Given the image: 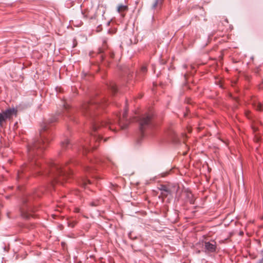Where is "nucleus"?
Masks as SVG:
<instances>
[{"label":"nucleus","mask_w":263,"mask_h":263,"mask_svg":"<svg viewBox=\"0 0 263 263\" xmlns=\"http://www.w3.org/2000/svg\"><path fill=\"white\" fill-rule=\"evenodd\" d=\"M57 116L50 118L41 125L40 138L29 143L27 146L28 163H25L17 172V179L23 177L24 173L27 172L44 177H48L50 181L61 182V177L65 178L70 175V168L58 164L53 161H49L44 165H42L41 154L51 140V135L47 133L50 124L57 121Z\"/></svg>","instance_id":"obj_1"},{"label":"nucleus","mask_w":263,"mask_h":263,"mask_svg":"<svg viewBox=\"0 0 263 263\" xmlns=\"http://www.w3.org/2000/svg\"><path fill=\"white\" fill-rule=\"evenodd\" d=\"M105 102V100L103 101L99 98L91 100L83 104L81 111L84 115L94 118L93 111L97 108H103ZM127 110L126 109L122 118L116 115L115 119H108L105 120L93 119V131L91 134V140L89 139H85L81 141L78 145H76L79 152L82 153L83 155H85L90 149L97 148L99 141L102 139V133L104 127H107L114 133L120 128H126L130 123V121L127 118Z\"/></svg>","instance_id":"obj_2"},{"label":"nucleus","mask_w":263,"mask_h":263,"mask_svg":"<svg viewBox=\"0 0 263 263\" xmlns=\"http://www.w3.org/2000/svg\"><path fill=\"white\" fill-rule=\"evenodd\" d=\"M139 128L143 134L145 129L152 128L153 126V115L151 113L146 114L138 119Z\"/></svg>","instance_id":"obj_3"},{"label":"nucleus","mask_w":263,"mask_h":263,"mask_svg":"<svg viewBox=\"0 0 263 263\" xmlns=\"http://www.w3.org/2000/svg\"><path fill=\"white\" fill-rule=\"evenodd\" d=\"M29 199L24 198L23 200V205L20 208L21 215L24 218L28 219L33 215L31 214L32 208L28 204Z\"/></svg>","instance_id":"obj_4"},{"label":"nucleus","mask_w":263,"mask_h":263,"mask_svg":"<svg viewBox=\"0 0 263 263\" xmlns=\"http://www.w3.org/2000/svg\"><path fill=\"white\" fill-rule=\"evenodd\" d=\"M16 111L14 108H10L0 113V125H2L7 119L12 118L13 115H16Z\"/></svg>","instance_id":"obj_5"},{"label":"nucleus","mask_w":263,"mask_h":263,"mask_svg":"<svg viewBox=\"0 0 263 263\" xmlns=\"http://www.w3.org/2000/svg\"><path fill=\"white\" fill-rule=\"evenodd\" d=\"M216 242L214 241L212 242H205L204 243V249L205 251L213 253L216 250Z\"/></svg>","instance_id":"obj_6"},{"label":"nucleus","mask_w":263,"mask_h":263,"mask_svg":"<svg viewBox=\"0 0 263 263\" xmlns=\"http://www.w3.org/2000/svg\"><path fill=\"white\" fill-rule=\"evenodd\" d=\"M100 160H99V159H96L95 160H90V165H86V166H84V169L85 170V171H86V172H88L89 173H91L92 172H93L95 169H93L92 168V165H93L95 163H100Z\"/></svg>","instance_id":"obj_7"},{"label":"nucleus","mask_w":263,"mask_h":263,"mask_svg":"<svg viewBox=\"0 0 263 263\" xmlns=\"http://www.w3.org/2000/svg\"><path fill=\"white\" fill-rule=\"evenodd\" d=\"M159 190L161 191V195L164 197H166L171 193L170 190L165 185H161Z\"/></svg>","instance_id":"obj_8"},{"label":"nucleus","mask_w":263,"mask_h":263,"mask_svg":"<svg viewBox=\"0 0 263 263\" xmlns=\"http://www.w3.org/2000/svg\"><path fill=\"white\" fill-rule=\"evenodd\" d=\"M128 10V6L124 5H119L117 7V11L122 17L125 15V12Z\"/></svg>","instance_id":"obj_9"},{"label":"nucleus","mask_w":263,"mask_h":263,"mask_svg":"<svg viewBox=\"0 0 263 263\" xmlns=\"http://www.w3.org/2000/svg\"><path fill=\"white\" fill-rule=\"evenodd\" d=\"M61 146L63 149H66L71 147V144L67 138L64 139L61 142Z\"/></svg>","instance_id":"obj_10"},{"label":"nucleus","mask_w":263,"mask_h":263,"mask_svg":"<svg viewBox=\"0 0 263 263\" xmlns=\"http://www.w3.org/2000/svg\"><path fill=\"white\" fill-rule=\"evenodd\" d=\"M168 135L172 138L173 141L174 142H177L179 138L178 137V136L177 135L176 133L175 132V131L173 129H170L168 132Z\"/></svg>","instance_id":"obj_11"},{"label":"nucleus","mask_w":263,"mask_h":263,"mask_svg":"<svg viewBox=\"0 0 263 263\" xmlns=\"http://www.w3.org/2000/svg\"><path fill=\"white\" fill-rule=\"evenodd\" d=\"M163 2V0H155L152 5V8L156 9L160 8Z\"/></svg>","instance_id":"obj_12"},{"label":"nucleus","mask_w":263,"mask_h":263,"mask_svg":"<svg viewBox=\"0 0 263 263\" xmlns=\"http://www.w3.org/2000/svg\"><path fill=\"white\" fill-rule=\"evenodd\" d=\"M252 105L257 110H263V105L260 102L254 101L252 103Z\"/></svg>","instance_id":"obj_13"},{"label":"nucleus","mask_w":263,"mask_h":263,"mask_svg":"<svg viewBox=\"0 0 263 263\" xmlns=\"http://www.w3.org/2000/svg\"><path fill=\"white\" fill-rule=\"evenodd\" d=\"M186 197L187 198L189 202L191 204H195V199L193 197V195L192 194V193H187Z\"/></svg>","instance_id":"obj_14"},{"label":"nucleus","mask_w":263,"mask_h":263,"mask_svg":"<svg viewBox=\"0 0 263 263\" xmlns=\"http://www.w3.org/2000/svg\"><path fill=\"white\" fill-rule=\"evenodd\" d=\"M92 184L89 179L84 178L82 180L81 184L84 188L88 187V185Z\"/></svg>","instance_id":"obj_15"},{"label":"nucleus","mask_w":263,"mask_h":263,"mask_svg":"<svg viewBox=\"0 0 263 263\" xmlns=\"http://www.w3.org/2000/svg\"><path fill=\"white\" fill-rule=\"evenodd\" d=\"M108 88L112 93H115L117 90V86L113 82L110 83L109 85L108 86Z\"/></svg>","instance_id":"obj_16"},{"label":"nucleus","mask_w":263,"mask_h":263,"mask_svg":"<svg viewBox=\"0 0 263 263\" xmlns=\"http://www.w3.org/2000/svg\"><path fill=\"white\" fill-rule=\"evenodd\" d=\"M100 204V201H92L90 203V205L92 206H97Z\"/></svg>","instance_id":"obj_17"},{"label":"nucleus","mask_w":263,"mask_h":263,"mask_svg":"<svg viewBox=\"0 0 263 263\" xmlns=\"http://www.w3.org/2000/svg\"><path fill=\"white\" fill-rule=\"evenodd\" d=\"M250 112L249 111H247L246 112V115L247 117L249 119L251 118Z\"/></svg>","instance_id":"obj_18"},{"label":"nucleus","mask_w":263,"mask_h":263,"mask_svg":"<svg viewBox=\"0 0 263 263\" xmlns=\"http://www.w3.org/2000/svg\"><path fill=\"white\" fill-rule=\"evenodd\" d=\"M147 70V68L145 66H143L142 68H141V71L142 72H145Z\"/></svg>","instance_id":"obj_19"},{"label":"nucleus","mask_w":263,"mask_h":263,"mask_svg":"<svg viewBox=\"0 0 263 263\" xmlns=\"http://www.w3.org/2000/svg\"><path fill=\"white\" fill-rule=\"evenodd\" d=\"M255 140L256 142H258L260 140V138L257 135L255 136Z\"/></svg>","instance_id":"obj_20"},{"label":"nucleus","mask_w":263,"mask_h":263,"mask_svg":"<svg viewBox=\"0 0 263 263\" xmlns=\"http://www.w3.org/2000/svg\"><path fill=\"white\" fill-rule=\"evenodd\" d=\"M252 129L254 132L258 130L257 128L256 127L255 125L252 126Z\"/></svg>","instance_id":"obj_21"},{"label":"nucleus","mask_w":263,"mask_h":263,"mask_svg":"<svg viewBox=\"0 0 263 263\" xmlns=\"http://www.w3.org/2000/svg\"><path fill=\"white\" fill-rule=\"evenodd\" d=\"M64 106L65 109H66V110L68 109V108L69 107V106L67 104H64Z\"/></svg>","instance_id":"obj_22"},{"label":"nucleus","mask_w":263,"mask_h":263,"mask_svg":"<svg viewBox=\"0 0 263 263\" xmlns=\"http://www.w3.org/2000/svg\"><path fill=\"white\" fill-rule=\"evenodd\" d=\"M106 44V41H103V48H104L105 47V45Z\"/></svg>","instance_id":"obj_23"},{"label":"nucleus","mask_w":263,"mask_h":263,"mask_svg":"<svg viewBox=\"0 0 263 263\" xmlns=\"http://www.w3.org/2000/svg\"><path fill=\"white\" fill-rule=\"evenodd\" d=\"M129 237H130L131 238V234H129Z\"/></svg>","instance_id":"obj_24"},{"label":"nucleus","mask_w":263,"mask_h":263,"mask_svg":"<svg viewBox=\"0 0 263 263\" xmlns=\"http://www.w3.org/2000/svg\"><path fill=\"white\" fill-rule=\"evenodd\" d=\"M102 52V49H100V52Z\"/></svg>","instance_id":"obj_25"}]
</instances>
